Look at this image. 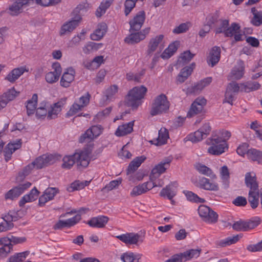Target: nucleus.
<instances>
[{
    "label": "nucleus",
    "mask_w": 262,
    "mask_h": 262,
    "mask_svg": "<svg viewBox=\"0 0 262 262\" xmlns=\"http://www.w3.org/2000/svg\"><path fill=\"white\" fill-rule=\"evenodd\" d=\"M134 121L119 125L115 132V135L118 137L124 136L131 133L133 130Z\"/></svg>",
    "instance_id": "obj_34"
},
{
    "label": "nucleus",
    "mask_w": 262,
    "mask_h": 262,
    "mask_svg": "<svg viewBox=\"0 0 262 262\" xmlns=\"http://www.w3.org/2000/svg\"><path fill=\"white\" fill-rule=\"evenodd\" d=\"M226 90L233 93L241 92V83L238 84L236 82L232 81L228 84Z\"/></svg>",
    "instance_id": "obj_59"
},
{
    "label": "nucleus",
    "mask_w": 262,
    "mask_h": 262,
    "mask_svg": "<svg viewBox=\"0 0 262 262\" xmlns=\"http://www.w3.org/2000/svg\"><path fill=\"white\" fill-rule=\"evenodd\" d=\"M251 12L253 15V17L251 20V23L255 26H259L262 24V11H258L253 7L251 9Z\"/></svg>",
    "instance_id": "obj_48"
},
{
    "label": "nucleus",
    "mask_w": 262,
    "mask_h": 262,
    "mask_svg": "<svg viewBox=\"0 0 262 262\" xmlns=\"http://www.w3.org/2000/svg\"><path fill=\"white\" fill-rule=\"evenodd\" d=\"M30 252L26 251L25 252L15 253L10 257L8 262H23L25 260L26 257L29 254Z\"/></svg>",
    "instance_id": "obj_51"
},
{
    "label": "nucleus",
    "mask_w": 262,
    "mask_h": 262,
    "mask_svg": "<svg viewBox=\"0 0 262 262\" xmlns=\"http://www.w3.org/2000/svg\"><path fill=\"white\" fill-rule=\"evenodd\" d=\"M116 237L128 245H137L139 242H143V239H141V236L138 233L134 232L122 234L117 236Z\"/></svg>",
    "instance_id": "obj_18"
},
{
    "label": "nucleus",
    "mask_w": 262,
    "mask_h": 262,
    "mask_svg": "<svg viewBox=\"0 0 262 262\" xmlns=\"http://www.w3.org/2000/svg\"><path fill=\"white\" fill-rule=\"evenodd\" d=\"M232 228L234 230L239 231H246V223L245 221H239L235 222L232 225Z\"/></svg>",
    "instance_id": "obj_63"
},
{
    "label": "nucleus",
    "mask_w": 262,
    "mask_h": 262,
    "mask_svg": "<svg viewBox=\"0 0 262 262\" xmlns=\"http://www.w3.org/2000/svg\"><path fill=\"white\" fill-rule=\"evenodd\" d=\"M241 27L236 23H232L229 26L224 34L225 37H231L234 36L235 41H242V34L241 33Z\"/></svg>",
    "instance_id": "obj_14"
},
{
    "label": "nucleus",
    "mask_w": 262,
    "mask_h": 262,
    "mask_svg": "<svg viewBox=\"0 0 262 262\" xmlns=\"http://www.w3.org/2000/svg\"><path fill=\"white\" fill-rule=\"evenodd\" d=\"M67 98H61L57 102L51 106L50 108H48L47 119L51 120L57 117L58 114L61 111L62 107L66 103Z\"/></svg>",
    "instance_id": "obj_16"
},
{
    "label": "nucleus",
    "mask_w": 262,
    "mask_h": 262,
    "mask_svg": "<svg viewBox=\"0 0 262 262\" xmlns=\"http://www.w3.org/2000/svg\"><path fill=\"white\" fill-rule=\"evenodd\" d=\"M157 186L158 185L156 182H152V183L148 182H145L142 184L134 187L132 189L130 195L132 196H138L143 193H145L152 188Z\"/></svg>",
    "instance_id": "obj_19"
},
{
    "label": "nucleus",
    "mask_w": 262,
    "mask_h": 262,
    "mask_svg": "<svg viewBox=\"0 0 262 262\" xmlns=\"http://www.w3.org/2000/svg\"><path fill=\"white\" fill-rule=\"evenodd\" d=\"M144 156L137 157L135 158L129 164L127 168V173L133 172L136 170L141 164L146 160Z\"/></svg>",
    "instance_id": "obj_44"
},
{
    "label": "nucleus",
    "mask_w": 262,
    "mask_h": 262,
    "mask_svg": "<svg viewBox=\"0 0 262 262\" xmlns=\"http://www.w3.org/2000/svg\"><path fill=\"white\" fill-rule=\"evenodd\" d=\"M259 190L256 191H249L248 194V201L251 207L255 209L259 204Z\"/></svg>",
    "instance_id": "obj_46"
},
{
    "label": "nucleus",
    "mask_w": 262,
    "mask_h": 262,
    "mask_svg": "<svg viewBox=\"0 0 262 262\" xmlns=\"http://www.w3.org/2000/svg\"><path fill=\"white\" fill-rule=\"evenodd\" d=\"M73 260L79 262H100L99 260L93 257H84L83 254L76 253L73 255Z\"/></svg>",
    "instance_id": "obj_53"
},
{
    "label": "nucleus",
    "mask_w": 262,
    "mask_h": 262,
    "mask_svg": "<svg viewBox=\"0 0 262 262\" xmlns=\"http://www.w3.org/2000/svg\"><path fill=\"white\" fill-rule=\"evenodd\" d=\"M198 211L200 216L204 221L211 224L217 222L218 214L210 207L202 205L199 207Z\"/></svg>",
    "instance_id": "obj_8"
},
{
    "label": "nucleus",
    "mask_w": 262,
    "mask_h": 262,
    "mask_svg": "<svg viewBox=\"0 0 262 262\" xmlns=\"http://www.w3.org/2000/svg\"><path fill=\"white\" fill-rule=\"evenodd\" d=\"M195 66V63L193 62L189 66L182 69L177 77V81L181 83L184 82L192 74Z\"/></svg>",
    "instance_id": "obj_29"
},
{
    "label": "nucleus",
    "mask_w": 262,
    "mask_h": 262,
    "mask_svg": "<svg viewBox=\"0 0 262 262\" xmlns=\"http://www.w3.org/2000/svg\"><path fill=\"white\" fill-rule=\"evenodd\" d=\"M206 104V100L203 97H198L192 103L187 116L192 117L201 113Z\"/></svg>",
    "instance_id": "obj_15"
},
{
    "label": "nucleus",
    "mask_w": 262,
    "mask_h": 262,
    "mask_svg": "<svg viewBox=\"0 0 262 262\" xmlns=\"http://www.w3.org/2000/svg\"><path fill=\"white\" fill-rule=\"evenodd\" d=\"M102 132V128L100 125H94L89 128L81 135L79 138V142L83 143L89 141L98 137Z\"/></svg>",
    "instance_id": "obj_10"
},
{
    "label": "nucleus",
    "mask_w": 262,
    "mask_h": 262,
    "mask_svg": "<svg viewBox=\"0 0 262 262\" xmlns=\"http://www.w3.org/2000/svg\"><path fill=\"white\" fill-rule=\"evenodd\" d=\"M195 168L200 173L207 176H210L213 173L210 168L200 163L196 164Z\"/></svg>",
    "instance_id": "obj_56"
},
{
    "label": "nucleus",
    "mask_w": 262,
    "mask_h": 262,
    "mask_svg": "<svg viewBox=\"0 0 262 262\" xmlns=\"http://www.w3.org/2000/svg\"><path fill=\"white\" fill-rule=\"evenodd\" d=\"M118 91V87L116 85H113L107 89L105 91V96L107 99H111L114 95H115Z\"/></svg>",
    "instance_id": "obj_60"
},
{
    "label": "nucleus",
    "mask_w": 262,
    "mask_h": 262,
    "mask_svg": "<svg viewBox=\"0 0 262 262\" xmlns=\"http://www.w3.org/2000/svg\"><path fill=\"white\" fill-rule=\"evenodd\" d=\"M179 45L178 41L170 43L161 55V58L164 59L169 58L177 51Z\"/></svg>",
    "instance_id": "obj_38"
},
{
    "label": "nucleus",
    "mask_w": 262,
    "mask_h": 262,
    "mask_svg": "<svg viewBox=\"0 0 262 262\" xmlns=\"http://www.w3.org/2000/svg\"><path fill=\"white\" fill-rule=\"evenodd\" d=\"M61 158L59 155L45 154L37 157L32 163L36 169H41L54 164Z\"/></svg>",
    "instance_id": "obj_6"
},
{
    "label": "nucleus",
    "mask_w": 262,
    "mask_h": 262,
    "mask_svg": "<svg viewBox=\"0 0 262 262\" xmlns=\"http://www.w3.org/2000/svg\"><path fill=\"white\" fill-rule=\"evenodd\" d=\"M90 154L88 150H83L72 155L66 156L62 159L61 167L70 169L74 164H76L78 169L85 168L88 167L91 161Z\"/></svg>",
    "instance_id": "obj_2"
},
{
    "label": "nucleus",
    "mask_w": 262,
    "mask_h": 262,
    "mask_svg": "<svg viewBox=\"0 0 262 262\" xmlns=\"http://www.w3.org/2000/svg\"><path fill=\"white\" fill-rule=\"evenodd\" d=\"M183 193L187 198V199L190 202L197 203H203L205 202V199L200 198L196 194L192 191L184 190Z\"/></svg>",
    "instance_id": "obj_50"
},
{
    "label": "nucleus",
    "mask_w": 262,
    "mask_h": 262,
    "mask_svg": "<svg viewBox=\"0 0 262 262\" xmlns=\"http://www.w3.org/2000/svg\"><path fill=\"white\" fill-rule=\"evenodd\" d=\"M177 185L176 183L173 182L167 185L161 190L160 196L171 200L177 194Z\"/></svg>",
    "instance_id": "obj_25"
},
{
    "label": "nucleus",
    "mask_w": 262,
    "mask_h": 262,
    "mask_svg": "<svg viewBox=\"0 0 262 262\" xmlns=\"http://www.w3.org/2000/svg\"><path fill=\"white\" fill-rule=\"evenodd\" d=\"M201 188L210 191H217L219 190V185L215 182H211L206 178L203 177L199 181Z\"/></svg>",
    "instance_id": "obj_30"
},
{
    "label": "nucleus",
    "mask_w": 262,
    "mask_h": 262,
    "mask_svg": "<svg viewBox=\"0 0 262 262\" xmlns=\"http://www.w3.org/2000/svg\"><path fill=\"white\" fill-rule=\"evenodd\" d=\"M145 12L144 11H140L132 19L130 20L129 21L130 32L139 31L141 29L145 21Z\"/></svg>",
    "instance_id": "obj_11"
},
{
    "label": "nucleus",
    "mask_w": 262,
    "mask_h": 262,
    "mask_svg": "<svg viewBox=\"0 0 262 262\" xmlns=\"http://www.w3.org/2000/svg\"><path fill=\"white\" fill-rule=\"evenodd\" d=\"M212 81V77H208L201 80L197 84L187 89V92L190 94H196L201 91L205 86L208 85Z\"/></svg>",
    "instance_id": "obj_26"
},
{
    "label": "nucleus",
    "mask_w": 262,
    "mask_h": 262,
    "mask_svg": "<svg viewBox=\"0 0 262 262\" xmlns=\"http://www.w3.org/2000/svg\"><path fill=\"white\" fill-rule=\"evenodd\" d=\"M107 25L105 23H102L98 25L97 28L91 35V38L93 40H99L106 32Z\"/></svg>",
    "instance_id": "obj_37"
},
{
    "label": "nucleus",
    "mask_w": 262,
    "mask_h": 262,
    "mask_svg": "<svg viewBox=\"0 0 262 262\" xmlns=\"http://www.w3.org/2000/svg\"><path fill=\"white\" fill-rule=\"evenodd\" d=\"M39 192L36 187L33 188L28 194L25 195L19 201V205L23 207L27 202H30L37 199Z\"/></svg>",
    "instance_id": "obj_36"
},
{
    "label": "nucleus",
    "mask_w": 262,
    "mask_h": 262,
    "mask_svg": "<svg viewBox=\"0 0 262 262\" xmlns=\"http://www.w3.org/2000/svg\"><path fill=\"white\" fill-rule=\"evenodd\" d=\"M52 67L54 71L47 73L45 76L46 81L49 83L57 81L62 72V68L59 62L53 63Z\"/></svg>",
    "instance_id": "obj_17"
},
{
    "label": "nucleus",
    "mask_w": 262,
    "mask_h": 262,
    "mask_svg": "<svg viewBox=\"0 0 262 262\" xmlns=\"http://www.w3.org/2000/svg\"><path fill=\"white\" fill-rule=\"evenodd\" d=\"M211 127L209 123H205L201 127L193 133L188 135L185 138V141H190L192 142H198L202 140L210 134Z\"/></svg>",
    "instance_id": "obj_7"
},
{
    "label": "nucleus",
    "mask_w": 262,
    "mask_h": 262,
    "mask_svg": "<svg viewBox=\"0 0 262 262\" xmlns=\"http://www.w3.org/2000/svg\"><path fill=\"white\" fill-rule=\"evenodd\" d=\"M261 85L256 81H249L245 83H241V92L249 93L260 89Z\"/></svg>",
    "instance_id": "obj_40"
},
{
    "label": "nucleus",
    "mask_w": 262,
    "mask_h": 262,
    "mask_svg": "<svg viewBox=\"0 0 262 262\" xmlns=\"http://www.w3.org/2000/svg\"><path fill=\"white\" fill-rule=\"evenodd\" d=\"M18 94L19 92H17L13 88L0 96V111L6 106L9 101L14 99Z\"/></svg>",
    "instance_id": "obj_20"
},
{
    "label": "nucleus",
    "mask_w": 262,
    "mask_h": 262,
    "mask_svg": "<svg viewBox=\"0 0 262 262\" xmlns=\"http://www.w3.org/2000/svg\"><path fill=\"white\" fill-rule=\"evenodd\" d=\"M31 186V183L29 182H25L23 184H20L18 186L13 188L9 190L5 195L6 200H13L18 198L26 190Z\"/></svg>",
    "instance_id": "obj_9"
},
{
    "label": "nucleus",
    "mask_w": 262,
    "mask_h": 262,
    "mask_svg": "<svg viewBox=\"0 0 262 262\" xmlns=\"http://www.w3.org/2000/svg\"><path fill=\"white\" fill-rule=\"evenodd\" d=\"M164 36L163 35H159L152 38L150 39L148 45V49L147 53L148 55H150L155 52L159 45L163 39Z\"/></svg>",
    "instance_id": "obj_39"
},
{
    "label": "nucleus",
    "mask_w": 262,
    "mask_h": 262,
    "mask_svg": "<svg viewBox=\"0 0 262 262\" xmlns=\"http://www.w3.org/2000/svg\"><path fill=\"white\" fill-rule=\"evenodd\" d=\"M221 49L217 46L213 47L210 51L207 58V62L211 67L215 66L221 58Z\"/></svg>",
    "instance_id": "obj_22"
},
{
    "label": "nucleus",
    "mask_w": 262,
    "mask_h": 262,
    "mask_svg": "<svg viewBox=\"0 0 262 262\" xmlns=\"http://www.w3.org/2000/svg\"><path fill=\"white\" fill-rule=\"evenodd\" d=\"M75 71L73 68H69L64 72L61 78L60 84L63 88H68L75 78Z\"/></svg>",
    "instance_id": "obj_21"
},
{
    "label": "nucleus",
    "mask_w": 262,
    "mask_h": 262,
    "mask_svg": "<svg viewBox=\"0 0 262 262\" xmlns=\"http://www.w3.org/2000/svg\"><path fill=\"white\" fill-rule=\"evenodd\" d=\"M170 103L166 96L161 94L157 96L152 104L150 114L152 116L166 112L169 108Z\"/></svg>",
    "instance_id": "obj_4"
},
{
    "label": "nucleus",
    "mask_w": 262,
    "mask_h": 262,
    "mask_svg": "<svg viewBox=\"0 0 262 262\" xmlns=\"http://www.w3.org/2000/svg\"><path fill=\"white\" fill-rule=\"evenodd\" d=\"M21 144V143L19 140L17 142L9 143L6 146L4 149V155L6 162L11 159L12 155L15 150L20 148Z\"/></svg>",
    "instance_id": "obj_24"
},
{
    "label": "nucleus",
    "mask_w": 262,
    "mask_h": 262,
    "mask_svg": "<svg viewBox=\"0 0 262 262\" xmlns=\"http://www.w3.org/2000/svg\"><path fill=\"white\" fill-rule=\"evenodd\" d=\"M247 231L254 228L260 223V219L258 216L252 217L248 221H245Z\"/></svg>",
    "instance_id": "obj_54"
},
{
    "label": "nucleus",
    "mask_w": 262,
    "mask_h": 262,
    "mask_svg": "<svg viewBox=\"0 0 262 262\" xmlns=\"http://www.w3.org/2000/svg\"><path fill=\"white\" fill-rule=\"evenodd\" d=\"M147 91L146 88L143 85L133 88L126 97L127 105L133 109H137L142 104V99L144 98Z\"/></svg>",
    "instance_id": "obj_3"
},
{
    "label": "nucleus",
    "mask_w": 262,
    "mask_h": 262,
    "mask_svg": "<svg viewBox=\"0 0 262 262\" xmlns=\"http://www.w3.org/2000/svg\"><path fill=\"white\" fill-rule=\"evenodd\" d=\"M244 73V62L242 60H239L237 62V64L231 70V77L234 79L239 80L243 77Z\"/></svg>",
    "instance_id": "obj_27"
},
{
    "label": "nucleus",
    "mask_w": 262,
    "mask_h": 262,
    "mask_svg": "<svg viewBox=\"0 0 262 262\" xmlns=\"http://www.w3.org/2000/svg\"><path fill=\"white\" fill-rule=\"evenodd\" d=\"M150 28H146L140 32L131 33L125 38L124 41L130 45L137 43L145 39L146 35L149 33Z\"/></svg>",
    "instance_id": "obj_12"
},
{
    "label": "nucleus",
    "mask_w": 262,
    "mask_h": 262,
    "mask_svg": "<svg viewBox=\"0 0 262 262\" xmlns=\"http://www.w3.org/2000/svg\"><path fill=\"white\" fill-rule=\"evenodd\" d=\"M171 160L168 159L162 161L152 169L150 179L154 181L157 178L165 172L170 166Z\"/></svg>",
    "instance_id": "obj_13"
},
{
    "label": "nucleus",
    "mask_w": 262,
    "mask_h": 262,
    "mask_svg": "<svg viewBox=\"0 0 262 262\" xmlns=\"http://www.w3.org/2000/svg\"><path fill=\"white\" fill-rule=\"evenodd\" d=\"M58 190L56 188L49 187L45 190L43 193L48 200H52L58 193Z\"/></svg>",
    "instance_id": "obj_61"
},
{
    "label": "nucleus",
    "mask_w": 262,
    "mask_h": 262,
    "mask_svg": "<svg viewBox=\"0 0 262 262\" xmlns=\"http://www.w3.org/2000/svg\"><path fill=\"white\" fill-rule=\"evenodd\" d=\"M245 183L246 186L250 188L249 191L258 190V185L256 181L255 174L247 172L245 176Z\"/></svg>",
    "instance_id": "obj_35"
},
{
    "label": "nucleus",
    "mask_w": 262,
    "mask_h": 262,
    "mask_svg": "<svg viewBox=\"0 0 262 262\" xmlns=\"http://www.w3.org/2000/svg\"><path fill=\"white\" fill-rule=\"evenodd\" d=\"M169 138L168 131L165 128H161L159 131V136L157 139L152 140L150 142L157 146H161L166 143Z\"/></svg>",
    "instance_id": "obj_33"
},
{
    "label": "nucleus",
    "mask_w": 262,
    "mask_h": 262,
    "mask_svg": "<svg viewBox=\"0 0 262 262\" xmlns=\"http://www.w3.org/2000/svg\"><path fill=\"white\" fill-rule=\"evenodd\" d=\"M35 167L32 163L29 164L28 165L25 166L21 171L19 172L17 177V180L18 181L23 180L26 176H28L31 172L32 170Z\"/></svg>",
    "instance_id": "obj_52"
},
{
    "label": "nucleus",
    "mask_w": 262,
    "mask_h": 262,
    "mask_svg": "<svg viewBox=\"0 0 262 262\" xmlns=\"http://www.w3.org/2000/svg\"><path fill=\"white\" fill-rule=\"evenodd\" d=\"M82 108L83 107H81V105L78 102H75L67 113L66 116L68 117L73 116Z\"/></svg>",
    "instance_id": "obj_57"
},
{
    "label": "nucleus",
    "mask_w": 262,
    "mask_h": 262,
    "mask_svg": "<svg viewBox=\"0 0 262 262\" xmlns=\"http://www.w3.org/2000/svg\"><path fill=\"white\" fill-rule=\"evenodd\" d=\"M229 131L222 130L217 134H212L211 137L207 140V144L211 146L208 148V152L212 155H220L225 152L228 148L227 141L231 137Z\"/></svg>",
    "instance_id": "obj_1"
},
{
    "label": "nucleus",
    "mask_w": 262,
    "mask_h": 262,
    "mask_svg": "<svg viewBox=\"0 0 262 262\" xmlns=\"http://www.w3.org/2000/svg\"><path fill=\"white\" fill-rule=\"evenodd\" d=\"M37 100V94H34L31 99L27 101L26 107L27 109V113L29 116L33 115L34 113L35 110H36Z\"/></svg>",
    "instance_id": "obj_43"
},
{
    "label": "nucleus",
    "mask_w": 262,
    "mask_h": 262,
    "mask_svg": "<svg viewBox=\"0 0 262 262\" xmlns=\"http://www.w3.org/2000/svg\"><path fill=\"white\" fill-rule=\"evenodd\" d=\"M85 186V185H83V182H81L79 181H75L71 184V186L68 188V190L70 192L78 190L83 189Z\"/></svg>",
    "instance_id": "obj_62"
},
{
    "label": "nucleus",
    "mask_w": 262,
    "mask_h": 262,
    "mask_svg": "<svg viewBox=\"0 0 262 262\" xmlns=\"http://www.w3.org/2000/svg\"><path fill=\"white\" fill-rule=\"evenodd\" d=\"M247 249L252 252H259L262 251V242L260 241L256 244L249 245Z\"/></svg>",
    "instance_id": "obj_64"
},
{
    "label": "nucleus",
    "mask_w": 262,
    "mask_h": 262,
    "mask_svg": "<svg viewBox=\"0 0 262 262\" xmlns=\"http://www.w3.org/2000/svg\"><path fill=\"white\" fill-rule=\"evenodd\" d=\"M108 218L106 216H98L92 218L88 221L90 226L94 228H103L107 224Z\"/></svg>",
    "instance_id": "obj_32"
},
{
    "label": "nucleus",
    "mask_w": 262,
    "mask_h": 262,
    "mask_svg": "<svg viewBox=\"0 0 262 262\" xmlns=\"http://www.w3.org/2000/svg\"><path fill=\"white\" fill-rule=\"evenodd\" d=\"M30 0H15L12 5L9 7L10 14L12 16H16L20 13L23 7L27 5Z\"/></svg>",
    "instance_id": "obj_31"
},
{
    "label": "nucleus",
    "mask_w": 262,
    "mask_h": 262,
    "mask_svg": "<svg viewBox=\"0 0 262 262\" xmlns=\"http://www.w3.org/2000/svg\"><path fill=\"white\" fill-rule=\"evenodd\" d=\"M81 19L80 17H78L77 19H72L64 23L61 27L60 35L62 36L73 31L78 26Z\"/></svg>",
    "instance_id": "obj_28"
},
{
    "label": "nucleus",
    "mask_w": 262,
    "mask_h": 262,
    "mask_svg": "<svg viewBox=\"0 0 262 262\" xmlns=\"http://www.w3.org/2000/svg\"><path fill=\"white\" fill-rule=\"evenodd\" d=\"M201 249H191L186 250L183 253H180L174 254L171 257L165 262H182L183 260L185 261L190 260L193 258L198 257L201 253Z\"/></svg>",
    "instance_id": "obj_5"
},
{
    "label": "nucleus",
    "mask_w": 262,
    "mask_h": 262,
    "mask_svg": "<svg viewBox=\"0 0 262 262\" xmlns=\"http://www.w3.org/2000/svg\"><path fill=\"white\" fill-rule=\"evenodd\" d=\"M194 56L195 54L191 53L189 50L184 51L181 54L178 59V63L179 64L182 65L187 64L191 60Z\"/></svg>",
    "instance_id": "obj_49"
},
{
    "label": "nucleus",
    "mask_w": 262,
    "mask_h": 262,
    "mask_svg": "<svg viewBox=\"0 0 262 262\" xmlns=\"http://www.w3.org/2000/svg\"><path fill=\"white\" fill-rule=\"evenodd\" d=\"M81 219V215L77 214L72 218L69 219L65 221L63 220L64 227L69 228L74 226L80 221Z\"/></svg>",
    "instance_id": "obj_55"
},
{
    "label": "nucleus",
    "mask_w": 262,
    "mask_h": 262,
    "mask_svg": "<svg viewBox=\"0 0 262 262\" xmlns=\"http://www.w3.org/2000/svg\"><path fill=\"white\" fill-rule=\"evenodd\" d=\"M229 26V20L228 19H220L217 24H216L214 30L215 34H224Z\"/></svg>",
    "instance_id": "obj_47"
},
{
    "label": "nucleus",
    "mask_w": 262,
    "mask_h": 262,
    "mask_svg": "<svg viewBox=\"0 0 262 262\" xmlns=\"http://www.w3.org/2000/svg\"><path fill=\"white\" fill-rule=\"evenodd\" d=\"M220 177L222 179L223 187L225 189H227L230 183V172L227 166L224 165L221 168Z\"/></svg>",
    "instance_id": "obj_41"
},
{
    "label": "nucleus",
    "mask_w": 262,
    "mask_h": 262,
    "mask_svg": "<svg viewBox=\"0 0 262 262\" xmlns=\"http://www.w3.org/2000/svg\"><path fill=\"white\" fill-rule=\"evenodd\" d=\"M261 155L262 151L254 148H251L248 151L247 158L249 160L253 162H256L257 164H260L261 160Z\"/></svg>",
    "instance_id": "obj_45"
},
{
    "label": "nucleus",
    "mask_w": 262,
    "mask_h": 262,
    "mask_svg": "<svg viewBox=\"0 0 262 262\" xmlns=\"http://www.w3.org/2000/svg\"><path fill=\"white\" fill-rule=\"evenodd\" d=\"M143 255L139 253H134L132 252H127L123 253L121 256V260L123 262H134L135 260L139 261L143 260Z\"/></svg>",
    "instance_id": "obj_42"
},
{
    "label": "nucleus",
    "mask_w": 262,
    "mask_h": 262,
    "mask_svg": "<svg viewBox=\"0 0 262 262\" xmlns=\"http://www.w3.org/2000/svg\"><path fill=\"white\" fill-rule=\"evenodd\" d=\"M29 69L26 66H21L13 69L5 77V79L14 83L25 72H28Z\"/></svg>",
    "instance_id": "obj_23"
},
{
    "label": "nucleus",
    "mask_w": 262,
    "mask_h": 262,
    "mask_svg": "<svg viewBox=\"0 0 262 262\" xmlns=\"http://www.w3.org/2000/svg\"><path fill=\"white\" fill-rule=\"evenodd\" d=\"M48 115V107L45 104L36 108V116L37 119H43Z\"/></svg>",
    "instance_id": "obj_58"
}]
</instances>
